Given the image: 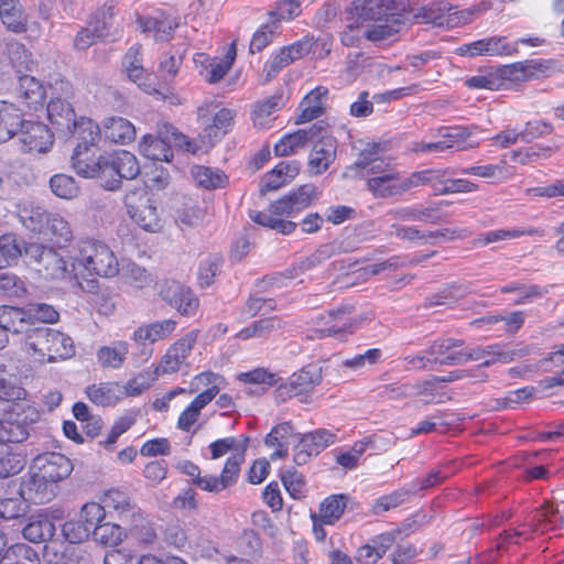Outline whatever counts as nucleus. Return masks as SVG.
<instances>
[{
    "label": "nucleus",
    "mask_w": 564,
    "mask_h": 564,
    "mask_svg": "<svg viewBox=\"0 0 564 564\" xmlns=\"http://www.w3.org/2000/svg\"><path fill=\"white\" fill-rule=\"evenodd\" d=\"M26 351L41 364L56 362L75 354L73 339L50 327H33L25 339Z\"/></svg>",
    "instance_id": "1"
},
{
    "label": "nucleus",
    "mask_w": 564,
    "mask_h": 564,
    "mask_svg": "<svg viewBox=\"0 0 564 564\" xmlns=\"http://www.w3.org/2000/svg\"><path fill=\"white\" fill-rule=\"evenodd\" d=\"M76 261L90 274L101 278H113L119 273L116 254L106 243L98 240H79Z\"/></svg>",
    "instance_id": "2"
},
{
    "label": "nucleus",
    "mask_w": 564,
    "mask_h": 564,
    "mask_svg": "<svg viewBox=\"0 0 564 564\" xmlns=\"http://www.w3.org/2000/svg\"><path fill=\"white\" fill-rule=\"evenodd\" d=\"M140 152L143 156L153 160L170 162L173 158L172 147L185 148L191 151V142L173 126L162 123L158 135L145 134L140 141Z\"/></svg>",
    "instance_id": "3"
},
{
    "label": "nucleus",
    "mask_w": 564,
    "mask_h": 564,
    "mask_svg": "<svg viewBox=\"0 0 564 564\" xmlns=\"http://www.w3.org/2000/svg\"><path fill=\"white\" fill-rule=\"evenodd\" d=\"M36 417L34 408L21 402L13 403L0 419V444L24 442L30 435V424Z\"/></svg>",
    "instance_id": "4"
},
{
    "label": "nucleus",
    "mask_w": 564,
    "mask_h": 564,
    "mask_svg": "<svg viewBox=\"0 0 564 564\" xmlns=\"http://www.w3.org/2000/svg\"><path fill=\"white\" fill-rule=\"evenodd\" d=\"M322 381V369L316 365L303 367L293 373L285 382L279 384L276 394L282 400L297 397L301 402H307V397Z\"/></svg>",
    "instance_id": "5"
},
{
    "label": "nucleus",
    "mask_w": 564,
    "mask_h": 564,
    "mask_svg": "<svg viewBox=\"0 0 564 564\" xmlns=\"http://www.w3.org/2000/svg\"><path fill=\"white\" fill-rule=\"evenodd\" d=\"M311 48V40L302 39L272 52L263 66L264 80L271 82L283 68L306 56Z\"/></svg>",
    "instance_id": "6"
},
{
    "label": "nucleus",
    "mask_w": 564,
    "mask_h": 564,
    "mask_svg": "<svg viewBox=\"0 0 564 564\" xmlns=\"http://www.w3.org/2000/svg\"><path fill=\"white\" fill-rule=\"evenodd\" d=\"M26 257L36 262L45 279L58 280L69 275L66 261L51 247L39 242H29Z\"/></svg>",
    "instance_id": "7"
},
{
    "label": "nucleus",
    "mask_w": 564,
    "mask_h": 564,
    "mask_svg": "<svg viewBox=\"0 0 564 564\" xmlns=\"http://www.w3.org/2000/svg\"><path fill=\"white\" fill-rule=\"evenodd\" d=\"M394 0H357L350 3L346 9V20L367 21L375 20L381 22L393 18L395 13Z\"/></svg>",
    "instance_id": "8"
},
{
    "label": "nucleus",
    "mask_w": 564,
    "mask_h": 564,
    "mask_svg": "<svg viewBox=\"0 0 564 564\" xmlns=\"http://www.w3.org/2000/svg\"><path fill=\"white\" fill-rule=\"evenodd\" d=\"M17 134L21 150L26 153H45L53 145V134L42 122L23 119Z\"/></svg>",
    "instance_id": "9"
},
{
    "label": "nucleus",
    "mask_w": 564,
    "mask_h": 564,
    "mask_svg": "<svg viewBox=\"0 0 564 564\" xmlns=\"http://www.w3.org/2000/svg\"><path fill=\"white\" fill-rule=\"evenodd\" d=\"M160 295L184 316H193L199 306V300L193 291L176 281H165L161 285Z\"/></svg>",
    "instance_id": "10"
},
{
    "label": "nucleus",
    "mask_w": 564,
    "mask_h": 564,
    "mask_svg": "<svg viewBox=\"0 0 564 564\" xmlns=\"http://www.w3.org/2000/svg\"><path fill=\"white\" fill-rule=\"evenodd\" d=\"M32 469L40 471V478L47 479L55 486L68 477L73 470L70 460L61 453H44L33 460Z\"/></svg>",
    "instance_id": "11"
},
{
    "label": "nucleus",
    "mask_w": 564,
    "mask_h": 564,
    "mask_svg": "<svg viewBox=\"0 0 564 564\" xmlns=\"http://www.w3.org/2000/svg\"><path fill=\"white\" fill-rule=\"evenodd\" d=\"M198 338V330L188 332L182 338L177 339L166 350L158 367L162 373H174L178 371L182 365L186 364Z\"/></svg>",
    "instance_id": "12"
},
{
    "label": "nucleus",
    "mask_w": 564,
    "mask_h": 564,
    "mask_svg": "<svg viewBox=\"0 0 564 564\" xmlns=\"http://www.w3.org/2000/svg\"><path fill=\"white\" fill-rule=\"evenodd\" d=\"M315 188L311 185L301 186L270 205V212L276 218L293 217L304 208L308 207L313 200Z\"/></svg>",
    "instance_id": "13"
},
{
    "label": "nucleus",
    "mask_w": 564,
    "mask_h": 564,
    "mask_svg": "<svg viewBox=\"0 0 564 564\" xmlns=\"http://www.w3.org/2000/svg\"><path fill=\"white\" fill-rule=\"evenodd\" d=\"M367 189L376 198H390L411 189L410 178L401 177L398 171L367 178Z\"/></svg>",
    "instance_id": "14"
},
{
    "label": "nucleus",
    "mask_w": 564,
    "mask_h": 564,
    "mask_svg": "<svg viewBox=\"0 0 564 564\" xmlns=\"http://www.w3.org/2000/svg\"><path fill=\"white\" fill-rule=\"evenodd\" d=\"M31 329L25 310L7 305L0 306V349L4 348L9 340L8 333L29 335Z\"/></svg>",
    "instance_id": "15"
},
{
    "label": "nucleus",
    "mask_w": 564,
    "mask_h": 564,
    "mask_svg": "<svg viewBox=\"0 0 564 564\" xmlns=\"http://www.w3.org/2000/svg\"><path fill=\"white\" fill-rule=\"evenodd\" d=\"M464 345V340L446 337L437 338L432 341L427 348V361L435 366H456L462 365V355L455 350Z\"/></svg>",
    "instance_id": "16"
},
{
    "label": "nucleus",
    "mask_w": 564,
    "mask_h": 564,
    "mask_svg": "<svg viewBox=\"0 0 564 564\" xmlns=\"http://www.w3.org/2000/svg\"><path fill=\"white\" fill-rule=\"evenodd\" d=\"M56 494V486L47 479L40 478V471L32 469L29 478L23 481L20 489V496L25 501L34 503H46L51 501Z\"/></svg>",
    "instance_id": "17"
},
{
    "label": "nucleus",
    "mask_w": 564,
    "mask_h": 564,
    "mask_svg": "<svg viewBox=\"0 0 564 564\" xmlns=\"http://www.w3.org/2000/svg\"><path fill=\"white\" fill-rule=\"evenodd\" d=\"M337 141L334 137L321 134L314 144L308 160V166L315 174L325 172L336 158Z\"/></svg>",
    "instance_id": "18"
},
{
    "label": "nucleus",
    "mask_w": 564,
    "mask_h": 564,
    "mask_svg": "<svg viewBox=\"0 0 564 564\" xmlns=\"http://www.w3.org/2000/svg\"><path fill=\"white\" fill-rule=\"evenodd\" d=\"M324 129L314 124L308 130L300 129L293 133L283 137L274 147L278 156H288L303 148L310 140L317 137Z\"/></svg>",
    "instance_id": "19"
},
{
    "label": "nucleus",
    "mask_w": 564,
    "mask_h": 564,
    "mask_svg": "<svg viewBox=\"0 0 564 564\" xmlns=\"http://www.w3.org/2000/svg\"><path fill=\"white\" fill-rule=\"evenodd\" d=\"M177 322L174 319H163L142 325L138 327L132 335V339L138 344L156 343L167 338L176 329Z\"/></svg>",
    "instance_id": "20"
},
{
    "label": "nucleus",
    "mask_w": 564,
    "mask_h": 564,
    "mask_svg": "<svg viewBox=\"0 0 564 564\" xmlns=\"http://www.w3.org/2000/svg\"><path fill=\"white\" fill-rule=\"evenodd\" d=\"M84 167L85 170L83 169L82 171H84L88 177L98 178L100 185L106 189L115 191L121 184L111 154L100 155V164L97 165V170L94 166L90 169L88 165H84Z\"/></svg>",
    "instance_id": "21"
},
{
    "label": "nucleus",
    "mask_w": 564,
    "mask_h": 564,
    "mask_svg": "<svg viewBox=\"0 0 564 564\" xmlns=\"http://www.w3.org/2000/svg\"><path fill=\"white\" fill-rule=\"evenodd\" d=\"M328 96V88L318 86L312 89L301 101V113L297 118V123L312 121L321 117L324 112V105Z\"/></svg>",
    "instance_id": "22"
},
{
    "label": "nucleus",
    "mask_w": 564,
    "mask_h": 564,
    "mask_svg": "<svg viewBox=\"0 0 564 564\" xmlns=\"http://www.w3.org/2000/svg\"><path fill=\"white\" fill-rule=\"evenodd\" d=\"M50 213L34 204L33 202H22L18 205V217L20 223L29 230L37 234H42L47 219H50Z\"/></svg>",
    "instance_id": "23"
},
{
    "label": "nucleus",
    "mask_w": 564,
    "mask_h": 564,
    "mask_svg": "<svg viewBox=\"0 0 564 564\" xmlns=\"http://www.w3.org/2000/svg\"><path fill=\"white\" fill-rule=\"evenodd\" d=\"M47 116L52 124L68 132L73 126H77L75 111L65 98H52L47 104Z\"/></svg>",
    "instance_id": "24"
},
{
    "label": "nucleus",
    "mask_w": 564,
    "mask_h": 564,
    "mask_svg": "<svg viewBox=\"0 0 564 564\" xmlns=\"http://www.w3.org/2000/svg\"><path fill=\"white\" fill-rule=\"evenodd\" d=\"M449 174H455L453 170L448 169H429L417 171L409 175L411 188L420 186H430L433 188L435 195H442V187Z\"/></svg>",
    "instance_id": "25"
},
{
    "label": "nucleus",
    "mask_w": 564,
    "mask_h": 564,
    "mask_svg": "<svg viewBox=\"0 0 564 564\" xmlns=\"http://www.w3.org/2000/svg\"><path fill=\"white\" fill-rule=\"evenodd\" d=\"M129 344L124 340H115L108 346H101L96 351L98 364L102 368L119 369L126 361Z\"/></svg>",
    "instance_id": "26"
},
{
    "label": "nucleus",
    "mask_w": 564,
    "mask_h": 564,
    "mask_svg": "<svg viewBox=\"0 0 564 564\" xmlns=\"http://www.w3.org/2000/svg\"><path fill=\"white\" fill-rule=\"evenodd\" d=\"M104 134L111 142L127 144L135 139V128L126 118L111 117L104 122Z\"/></svg>",
    "instance_id": "27"
},
{
    "label": "nucleus",
    "mask_w": 564,
    "mask_h": 564,
    "mask_svg": "<svg viewBox=\"0 0 564 564\" xmlns=\"http://www.w3.org/2000/svg\"><path fill=\"white\" fill-rule=\"evenodd\" d=\"M23 121V115L13 104L0 101V143L15 135Z\"/></svg>",
    "instance_id": "28"
},
{
    "label": "nucleus",
    "mask_w": 564,
    "mask_h": 564,
    "mask_svg": "<svg viewBox=\"0 0 564 564\" xmlns=\"http://www.w3.org/2000/svg\"><path fill=\"white\" fill-rule=\"evenodd\" d=\"M18 94L29 108L36 110L39 106L44 105L45 88L33 76L23 75L19 77Z\"/></svg>",
    "instance_id": "29"
},
{
    "label": "nucleus",
    "mask_w": 564,
    "mask_h": 564,
    "mask_svg": "<svg viewBox=\"0 0 564 564\" xmlns=\"http://www.w3.org/2000/svg\"><path fill=\"white\" fill-rule=\"evenodd\" d=\"M137 23L142 32L152 33L155 41L167 40L176 28V23H173L172 20L163 13L151 17H139Z\"/></svg>",
    "instance_id": "30"
},
{
    "label": "nucleus",
    "mask_w": 564,
    "mask_h": 564,
    "mask_svg": "<svg viewBox=\"0 0 564 564\" xmlns=\"http://www.w3.org/2000/svg\"><path fill=\"white\" fill-rule=\"evenodd\" d=\"M477 130L476 126H456L449 128H443L441 130L442 138L448 145V150L452 151H464L474 149L478 143L468 142V139Z\"/></svg>",
    "instance_id": "31"
},
{
    "label": "nucleus",
    "mask_w": 564,
    "mask_h": 564,
    "mask_svg": "<svg viewBox=\"0 0 564 564\" xmlns=\"http://www.w3.org/2000/svg\"><path fill=\"white\" fill-rule=\"evenodd\" d=\"M55 530V524L50 518L36 516L29 520L22 530V534L24 539L32 543H41L52 539Z\"/></svg>",
    "instance_id": "32"
},
{
    "label": "nucleus",
    "mask_w": 564,
    "mask_h": 564,
    "mask_svg": "<svg viewBox=\"0 0 564 564\" xmlns=\"http://www.w3.org/2000/svg\"><path fill=\"white\" fill-rule=\"evenodd\" d=\"M102 502L105 510H112L126 524L138 514L135 507L130 502L127 495L119 490H109L106 492Z\"/></svg>",
    "instance_id": "33"
},
{
    "label": "nucleus",
    "mask_w": 564,
    "mask_h": 564,
    "mask_svg": "<svg viewBox=\"0 0 564 564\" xmlns=\"http://www.w3.org/2000/svg\"><path fill=\"white\" fill-rule=\"evenodd\" d=\"M522 236L543 237L544 229L536 228V227H521V228H513V229L491 230L484 235H480L475 240V245L476 246H487L489 243L497 242L500 240L516 239V238H520Z\"/></svg>",
    "instance_id": "34"
},
{
    "label": "nucleus",
    "mask_w": 564,
    "mask_h": 564,
    "mask_svg": "<svg viewBox=\"0 0 564 564\" xmlns=\"http://www.w3.org/2000/svg\"><path fill=\"white\" fill-rule=\"evenodd\" d=\"M191 174L199 187L212 191L223 188L228 183V176L219 169L194 165Z\"/></svg>",
    "instance_id": "35"
},
{
    "label": "nucleus",
    "mask_w": 564,
    "mask_h": 564,
    "mask_svg": "<svg viewBox=\"0 0 564 564\" xmlns=\"http://www.w3.org/2000/svg\"><path fill=\"white\" fill-rule=\"evenodd\" d=\"M328 316L333 324L326 328L318 329L317 333L319 337L335 336L341 339L346 334H351L358 326L357 323L347 315L346 308L332 311L328 313Z\"/></svg>",
    "instance_id": "36"
},
{
    "label": "nucleus",
    "mask_w": 564,
    "mask_h": 564,
    "mask_svg": "<svg viewBox=\"0 0 564 564\" xmlns=\"http://www.w3.org/2000/svg\"><path fill=\"white\" fill-rule=\"evenodd\" d=\"M88 399L97 405L108 406L115 404L122 394V389L115 382H101L87 387Z\"/></svg>",
    "instance_id": "37"
},
{
    "label": "nucleus",
    "mask_w": 564,
    "mask_h": 564,
    "mask_svg": "<svg viewBox=\"0 0 564 564\" xmlns=\"http://www.w3.org/2000/svg\"><path fill=\"white\" fill-rule=\"evenodd\" d=\"M0 18L2 23L14 32L25 30L26 17L18 0H0Z\"/></svg>",
    "instance_id": "38"
},
{
    "label": "nucleus",
    "mask_w": 564,
    "mask_h": 564,
    "mask_svg": "<svg viewBox=\"0 0 564 564\" xmlns=\"http://www.w3.org/2000/svg\"><path fill=\"white\" fill-rule=\"evenodd\" d=\"M42 235L51 236L58 247H66L73 239L69 223L59 214H51Z\"/></svg>",
    "instance_id": "39"
},
{
    "label": "nucleus",
    "mask_w": 564,
    "mask_h": 564,
    "mask_svg": "<svg viewBox=\"0 0 564 564\" xmlns=\"http://www.w3.org/2000/svg\"><path fill=\"white\" fill-rule=\"evenodd\" d=\"M482 348L485 357L488 356L491 358L486 359L481 365H479L477 371L481 367H490L495 362L508 364L527 355V350L524 349H511L508 345L501 344L489 345Z\"/></svg>",
    "instance_id": "40"
},
{
    "label": "nucleus",
    "mask_w": 564,
    "mask_h": 564,
    "mask_svg": "<svg viewBox=\"0 0 564 564\" xmlns=\"http://www.w3.org/2000/svg\"><path fill=\"white\" fill-rule=\"evenodd\" d=\"M452 10L453 7L448 2L440 1L420 8L414 17L421 22L446 28L447 13Z\"/></svg>",
    "instance_id": "41"
},
{
    "label": "nucleus",
    "mask_w": 564,
    "mask_h": 564,
    "mask_svg": "<svg viewBox=\"0 0 564 564\" xmlns=\"http://www.w3.org/2000/svg\"><path fill=\"white\" fill-rule=\"evenodd\" d=\"M0 564H40V557L31 546L17 543L3 552Z\"/></svg>",
    "instance_id": "42"
},
{
    "label": "nucleus",
    "mask_w": 564,
    "mask_h": 564,
    "mask_svg": "<svg viewBox=\"0 0 564 564\" xmlns=\"http://www.w3.org/2000/svg\"><path fill=\"white\" fill-rule=\"evenodd\" d=\"M29 242L19 238L15 234H6L0 237V253L6 265L17 261L22 254L26 256Z\"/></svg>",
    "instance_id": "43"
},
{
    "label": "nucleus",
    "mask_w": 564,
    "mask_h": 564,
    "mask_svg": "<svg viewBox=\"0 0 564 564\" xmlns=\"http://www.w3.org/2000/svg\"><path fill=\"white\" fill-rule=\"evenodd\" d=\"M413 495V489L410 486L399 488L388 495H383L375 500L372 511L375 514L389 511L404 503Z\"/></svg>",
    "instance_id": "44"
},
{
    "label": "nucleus",
    "mask_w": 564,
    "mask_h": 564,
    "mask_svg": "<svg viewBox=\"0 0 564 564\" xmlns=\"http://www.w3.org/2000/svg\"><path fill=\"white\" fill-rule=\"evenodd\" d=\"M236 44L231 43L228 46L224 57H215L209 62L207 80L209 83H217L223 79L232 66L236 59Z\"/></svg>",
    "instance_id": "45"
},
{
    "label": "nucleus",
    "mask_w": 564,
    "mask_h": 564,
    "mask_svg": "<svg viewBox=\"0 0 564 564\" xmlns=\"http://www.w3.org/2000/svg\"><path fill=\"white\" fill-rule=\"evenodd\" d=\"M280 33L279 22L270 21L262 24L252 35L249 51L251 54L259 53L268 47Z\"/></svg>",
    "instance_id": "46"
},
{
    "label": "nucleus",
    "mask_w": 564,
    "mask_h": 564,
    "mask_svg": "<svg viewBox=\"0 0 564 564\" xmlns=\"http://www.w3.org/2000/svg\"><path fill=\"white\" fill-rule=\"evenodd\" d=\"M347 498L344 495H333L326 498L319 507V519L325 524H334L340 519L346 508Z\"/></svg>",
    "instance_id": "47"
},
{
    "label": "nucleus",
    "mask_w": 564,
    "mask_h": 564,
    "mask_svg": "<svg viewBox=\"0 0 564 564\" xmlns=\"http://www.w3.org/2000/svg\"><path fill=\"white\" fill-rule=\"evenodd\" d=\"M107 35V21L101 25L95 23L93 20L89 21L88 26L83 28L74 39V47L77 51H85L89 48L97 39H101Z\"/></svg>",
    "instance_id": "48"
},
{
    "label": "nucleus",
    "mask_w": 564,
    "mask_h": 564,
    "mask_svg": "<svg viewBox=\"0 0 564 564\" xmlns=\"http://www.w3.org/2000/svg\"><path fill=\"white\" fill-rule=\"evenodd\" d=\"M250 218L256 224L261 225L263 227H269L283 235L292 234L297 226L296 223H293L291 220L274 217L270 209L268 212L253 210L250 213Z\"/></svg>",
    "instance_id": "49"
},
{
    "label": "nucleus",
    "mask_w": 564,
    "mask_h": 564,
    "mask_svg": "<svg viewBox=\"0 0 564 564\" xmlns=\"http://www.w3.org/2000/svg\"><path fill=\"white\" fill-rule=\"evenodd\" d=\"M283 106L281 96H272L264 101L258 104L252 112V120L254 126L259 128H267L271 122V116L280 110Z\"/></svg>",
    "instance_id": "50"
},
{
    "label": "nucleus",
    "mask_w": 564,
    "mask_h": 564,
    "mask_svg": "<svg viewBox=\"0 0 564 564\" xmlns=\"http://www.w3.org/2000/svg\"><path fill=\"white\" fill-rule=\"evenodd\" d=\"M248 442L249 438L245 437L241 451L229 456L225 463L221 475L219 476L225 489L234 485L238 479L240 466L245 460V451Z\"/></svg>",
    "instance_id": "51"
},
{
    "label": "nucleus",
    "mask_w": 564,
    "mask_h": 564,
    "mask_svg": "<svg viewBox=\"0 0 564 564\" xmlns=\"http://www.w3.org/2000/svg\"><path fill=\"white\" fill-rule=\"evenodd\" d=\"M112 155L120 180H133L140 173V166L134 154L121 150Z\"/></svg>",
    "instance_id": "52"
},
{
    "label": "nucleus",
    "mask_w": 564,
    "mask_h": 564,
    "mask_svg": "<svg viewBox=\"0 0 564 564\" xmlns=\"http://www.w3.org/2000/svg\"><path fill=\"white\" fill-rule=\"evenodd\" d=\"M336 435L325 429H318L314 432L301 435L303 448H307L311 453L318 455L326 447L335 443Z\"/></svg>",
    "instance_id": "53"
},
{
    "label": "nucleus",
    "mask_w": 564,
    "mask_h": 564,
    "mask_svg": "<svg viewBox=\"0 0 564 564\" xmlns=\"http://www.w3.org/2000/svg\"><path fill=\"white\" fill-rule=\"evenodd\" d=\"M126 530L128 529H123L120 524L102 521L97 530L93 533V536L95 541L101 544L116 546L120 544L126 536Z\"/></svg>",
    "instance_id": "54"
},
{
    "label": "nucleus",
    "mask_w": 564,
    "mask_h": 564,
    "mask_svg": "<svg viewBox=\"0 0 564 564\" xmlns=\"http://www.w3.org/2000/svg\"><path fill=\"white\" fill-rule=\"evenodd\" d=\"M401 23L395 17L376 22L366 31V37L371 42L386 41L400 31Z\"/></svg>",
    "instance_id": "55"
},
{
    "label": "nucleus",
    "mask_w": 564,
    "mask_h": 564,
    "mask_svg": "<svg viewBox=\"0 0 564 564\" xmlns=\"http://www.w3.org/2000/svg\"><path fill=\"white\" fill-rule=\"evenodd\" d=\"M554 152V149L549 145L535 144L525 149L514 150L510 153V159L520 164H529L538 161L539 159H547Z\"/></svg>",
    "instance_id": "56"
},
{
    "label": "nucleus",
    "mask_w": 564,
    "mask_h": 564,
    "mask_svg": "<svg viewBox=\"0 0 564 564\" xmlns=\"http://www.w3.org/2000/svg\"><path fill=\"white\" fill-rule=\"evenodd\" d=\"M379 158V147L373 144L362 150L357 161L344 172L345 177H366V170Z\"/></svg>",
    "instance_id": "57"
},
{
    "label": "nucleus",
    "mask_w": 564,
    "mask_h": 564,
    "mask_svg": "<svg viewBox=\"0 0 564 564\" xmlns=\"http://www.w3.org/2000/svg\"><path fill=\"white\" fill-rule=\"evenodd\" d=\"M130 217L138 226L147 231L156 232L162 228L156 207L152 205L151 202L144 205L143 208L132 214Z\"/></svg>",
    "instance_id": "58"
},
{
    "label": "nucleus",
    "mask_w": 564,
    "mask_h": 564,
    "mask_svg": "<svg viewBox=\"0 0 564 564\" xmlns=\"http://www.w3.org/2000/svg\"><path fill=\"white\" fill-rule=\"evenodd\" d=\"M241 382L258 386L257 393L264 392L265 388L278 384V378L274 373L263 368H257L248 372H241L238 376Z\"/></svg>",
    "instance_id": "59"
},
{
    "label": "nucleus",
    "mask_w": 564,
    "mask_h": 564,
    "mask_svg": "<svg viewBox=\"0 0 564 564\" xmlns=\"http://www.w3.org/2000/svg\"><path fill=\"white\" fill-rule=\"evenodd\" d=\"M105 507L97 502L85 503L78 514V519L84 523V525L90 531L91 534L101 524V522L105 520Z\"/></svg>",
    "instance_id": "60"
},
{
    "label": "nucleus",
    "mask_w": 564,
    "mask_h": 564,
    "mask_svg": "<svg viewBox=\"0 0 564 564\" xmlns=\"http://www.w3.org/2000/svg\"><path fill=\"white\" fill-rule=\"evenodd\" d=\"M77 126L72 127V133H79L83 142L77 145H88L93 149L96 142L100 138V129L99 126L94 122L91 119L82 117L76 121Z\"/></svg>",
    "instance_id": "61"
},
{
    "label": "nucleus",
    "mask_w": 564,
    "mask_h": 564,
    "mask_svg": "<svg viewBox=\"0 0 564 564\" xmlns=\"http://www.w3.org/2000/svg\"><path fill=\"white\" fill-rule=\"evenodd\" d=\"M72 164L73 169L77 174L88 177V175L82 171L85 170L84 165H88V167L93 169V166L97 170V165L100 164V155L97 158L88 145H77L72 155Z\"/></svg>",
    "instance_id": "62"
},
{
    "label": "nucleus",
    "mask_w": 564,
    "mask_h": 564,
    "mask_svg": "<svg viewBox=\"0 0 564 564\" xmlns=\"http://www.w3.org/2000/svg\"><path fill=\"white\" fill-rule=\"evenodd\" d=\"M127 529L137 540L145 545H151L156 540L155 530L139 513L127 523Z\"/></svg>",
    "instance_id": "63"
},
{
    "label": "nucleus",
    "mask_w": 564,
    "mask_h": 564,
    "mask_svg": "<svg viewBox=\"0 0 564 564\" xmlns=\"http://www.w3.org/2000/svg\"><path fill=\"white\" fill-rule=\"evenodd\" d=\"M50 186L52 192L61 198L72 199L77 196L79 188L76 181L65 174H56L51 177Z\"/></svg>",
    "instance_id": "64"
}]
</instances>
